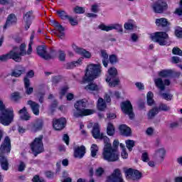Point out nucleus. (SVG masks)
I'll use <instances>...</instances> for the list:
<instances>
[{"label": "nucleus", "mask_w": 182, "mask_h": 182, "mask_svg": "<svg viewBox=\"0 0 182 182\" xmlns=\"http://www.w3.org/2000/svg\"><path fill=\"white\" fill-rule=\"evenodd\" d=\"M109 87H116L120 83V79L117 77V69L112 67L108 70V75L105 79Z\"/></svg>", "instance_id": "nucleus-6"}, {"label": "nucleus", "mask_w": 182, "mask_h": 182, "mask_svg": "<svg viewBox=\"0 0 182 182\" xmlns=\"http://www.w3.org/2000/svg\"><path fill=\"white\" fill-rule=\"evenodd\" d=\"M159 111L158 107H154L151 110L149 111L147 113L148 119L149 120H152V119H154L157 114H159Z\"/></svg>", "instance_id": "nucleus-35"}, {"label": "nucleus", "mask_w": 182, "mask_h": 182, "mask_svg": "<svg viewBox=\"0 0 182 182\" xmlns=\"http://www.w3.org/2000/svg\"><path fill=\"white\" fill-rule=\"evenodd\" d=\"M75 109H73L74 117H83V116H90L95 113V110L85 109L86 102L84 100L77 101L74 105Z\"/></svg>", "instance_id": "nucleus-4"}, {"label": "nucleus", "mask_w": 182, "mask_h": 182, "mask_svg": "<svg viewBox=\"0 0 182 182\" xmlns=\"http://www.w3.org/2000/svg\"><path fill=\"white\" fill-rule=\"evenodd\" d=\"M141 160L142 161H144L145 163H147L150 159H149V154L145 151L141 155Z\"/></svg>", "instance_id": "nucleus-56"}, {"label": "nucleus", "mask_w": 182, "mask_h": 182, "mask_svg": "<svg viewBox=\"0 0 182 182\" xmlns=\"http://www.w3.org/2000/svg\"><path fill=\"white\" fill-rule=\"evenodd\" d=\"M65 125L66 119L65 118L55 119L53 120V127L55 130H63V129H65Z\"/></svg>", "instance_id": "nucleus-19"}, {"label": "nucleus", "mask_w": 182, "mask_h": 182, "mask_svg": "<svg viewBox=\"0 0 182 182\" xmlns=\"http://www.w3.org/2000/svg\"><path fill=\"white\" fill-rule=\"evenodd\" d=\"M92 137L94 139H100V136H102V134H100V127L99 126V124H95L92 127Z\"/></svg>", "instance_id": "nucleus-26"}, {"label": "nucleus", "mask_w": 182, "mask_h": 182, "mask_svg": "<svg viewBox=\"0 0 182 182\" xmlns=\"http://www.w3.org/2000/svg\"><path fill=\"white\" fill-rule=\"evenodd\" d=\"M100 65L90 64L87 67L85 75L83 77L84 82H92L102 73Z\"/></svg>", "instance_id": "nucleus-5"}, {"label": "nucleus", "mask_w": 182, "mask_h": 182, "mask_svg": "<svg viewBox=\"0 0 182 182\" xmlns=\"http://www.w3.org/2000/svg\"><path fill=\"white\" fill-rule=\"evenodd\" d=\"M100 140H103L105 146L102 151V159L106 161H113L117 160V154H116V149H112V144H110V139L109 137L103 135L98 138Z\"/></svg>", "instance_id": "nucleus-2"}, {"label": "nucleus", "mask_w": 182, "mask_h": 182, "mask_svg": "<svg viewBox=\"0 0 182 182\" xmlns=\"http://www.w3.org/2000/svg\"><path fill=\"white\" fill-rule=\"evenodd\" d=\"M131 39H132V42H137V41L139 39V36H137V34H136V33H132V34H131Z\"/></svg>", "instance_id": "nucleus-64"}, {"label": "nucleus", "mask_w": 182, "mask_h": 182, "mask_svg": "<svg viewBox=\"0 0 182 182\" xmlns=\"http://www.w3.org/2000/svg\"><path fill=\"white\" fill-rule=\"evenodd\" d=\"M103 173H105V169H103V168L102 167L97 168L95 171V175L97 176L98 177L102 176Z\"/></svg>", "instance_id": "nucleus-57"}, {"label": "nucleus", "mask_w": 182, "mask_h": 182, "mask_svg": "<svg viewBox=\"0 0 182 182\" xmlns=\"http://www.w3.org/2000/svg\"><path fill=\"white\" fill-rule=\"evenodd\" d=\"M9 59H13L14 62H16V58H15V55L14 54V51L11 50L9 53L0 55L1 62H6V60H9Z\"/></svg>", "instance_id": "nucleus-27"}, {"label": "nucleus", "mask_w": 182, "mask_h": 182, "mask_svg": "<svg viewBox=\"0 0 182 182\" xmlns=\"http://www.w3.org/2000/svg\"><path fill=\"white\" fill-rule=\"evenodd\" d=\"M109 62L112 65H114V63H117V55L113 54L109 55Z\"/></svg>", "instance_id": "nucleus-51"}, {"label": "nucleus", "mask_w": 182, "mask_h": 182, "mask_svg": "<svg viewBox=\"0 0 182 182\" xmlns=\"http://www.w3.org/2000/svg\"><path fill=\"white\" fill-rule=\"evenodd\" d=\"M46 177L47 178H53V176H55V173L50 171H48L45 173Z\"/></svg>", "instance_id": "nucleus-62"}, {"label": "nucleus", "mask_w": 182, "mask_h": 182, "mask_svg": "<svg viewBox=\"0 0 182 182\" xmlns=\"http://www.w3.org/2000/svg\"><path fill=\"white\" fill-rule=\"evenodd\" d=\"M173 75L171 70H163L159 73V75L161 77H170Z\"/></svg>", "instance_id": "nucleus-39"}, {"label": "nucleus", "mask_w": 182, "mask_h": 182, "mask_svg": "<svg viewBox=\"0 0 182 182\" xmlns=\"http://www.w3.org/2000/svg\"><path fill=\"white\" fill-rule=\"evenodd\" d=\"M107 133L108 136H114V126L113 124L109 122L107 124Z\"/></svg>", "instance_id": "nucleus-43"}, {"label": "nucleus", "mask_w": 182, "mask_h": 182, "mask_svg": "<svg viewBox=\"0 0 182 182\" xmlns=\"http://www.w3.org/2000/svg\"><path fill=\"white\" fill-rule=\"evenodd\" d=\"M24 87L26 95H32L33 93V87H31V80L28 77L24 78Z\"/></svg>", "instance_id": "nucleus-30"}, {"label": "nucleus", "mask_w": 182, "mask_h": 182, "mask_svg": "<svg viewBox=\"0 0 182 182\" xmlns=\"http://www.w3.org/2000/svg\"><path fill=\"white\" fill-rule=\"evenodd\" d=\"M99 29L101 31H105V32H109V31H113L115 29L117 32H123V26L119 23L111 24L110 26H106L105 24H101L98 26Z\"/></svg>", "instance_id": "nucleus-14"}, {"label": "nucleus", "mask_w": 182, "mask_h": 182, "mask_svg": "<svg viewBox=\"0 0 182 182\" xmlns=\"http://www.w3.org/2000/svg\"><path fill=\"white\" fill-rule=\"evenodd\" d=\"M173 55H178V56H182V50L181 49L174 47L172 50Z\"/></svg>", "instance_id": "nucleus-50"}, {"label": "nucleus", "mask_w": 182, "mask_h": 182, "mask_svg": "<svg viewBox=\"0 0 182 182\" xmlns=\"http://www.w3.org/2000/svg\"><path fill=\"white\" fill-rule=\"evenodd\" d=\"M155 23L156 26H161L162 28L170 26V22L166 18H156Z\"/></svg>", "instance_id": "nucleus-28"}, {"label": "nucleus", "mask_w": 182, "mask_h": 182, "mask_svg": "<svg viewBox=\"0 0 182 182\" xmlns=\"http://www.w3.org/2000/svg\"><path fill=\"white\" fill-rule=\"evenodd\" d=\"M37 54L40 58H42L45 60H50L52 59V55L48 53L45 46H38L36 48Z\"/></svg>", "instance_id": "nucleus-16"}, {"label": "nucleus", "mask_w": 182, "mask_h": 182, "mask_svg": "<svg viewBox=\"0 0 182 182\" xmlns=\"http://www.w3.org/2000/svg\"><path fill=\"white\" fill-rule=\"evenodd\" d=\"M83 61V58H79L77 61H73L71 63H68L66 65L67 69H74V68H77V66H80L82 65V62Z\"/></svg>", "instance_id": "nucleus-33"}, {"label": "nucleus", "mask_w": 182, "mask_h": 182, "mask_svg": "<svg viewBox=\"0 0 182 182\" xmlns=\"http://www.w3.org/2000/svg\"><path fill=\"white\" fill-rule=\"evenodd\" d=\"M43 127V120L41 119H36L34 123L32 124V129L34 132H38V130H42Z\"/></svg>", "instance_id": "nucleus-29"}, {"label": "nucleus", "mask_w": 182, "mask_h": 182, "mask_svg": "<svg viewBox=\"0 0 182 182\" xmlns=\"http://www.w3.org/2000/svg\"><path fill=\"white\" fill-rule=\"evenodd\" d=\"M18 113V114H20V119H21V120H26V121L30 120L31 115H29V113L26 109V107H24L21 109H20Z\"/></svg>", "instance_id": "nucleus-25"}, {"label": "nucleus", "mask_w": 182, "mask_h": 182, "mask_svg": "<svg viewBox=\"0 0 182 182\" xmlns=\"http://www.w3.org/2000/svg\"><path fill=\"white\" fill-rule=\"evenodd\" d=\"M159 112H170L171 107L167 105V104L161 103L158 107Z\"/></svg>", "instance_id": "nucleus-40"}, {"label": "nucleus", "mask_w": 182, "mask_h": 182, "mask_svg": "<svg viewBox=\"0 0 182 182\" xmlns=\"http://www.w3.org/2000/svg\"><path fill=\"white\" fill-rule=\"evenodd\" d=\"M27 105H28V106H30L33 114H35V116H39V109L41 107V105H39V104L36 103L34 101L32 100H28L27 102Z\"/></svg>", "instance_id": "nucleus-22"}, {"label": "nucleus", "mask_w": 182, "mask_h": 182, "mask_svg": "<svg viewBox=\"0 0 182 182\" xmlns=\"http://www.w3.org/2000/svg\"><path fill=\"white\" fill-rule=\"evenodd\" d=\"M25 68L22 66H19L18 68L13 70L11 73V76H14V77H20L23 73H25Z\"/></svg>", "instance_id": "nucleus-32"}, {"label": "nucleus", "mask_w": 182, "mask_h": 182, "mask_svg": "<svg viewBox=\"0 0 182 182\" xmlns=\"http://www.w3.org/2000/svg\"><path fill=\"white\" fill-rule=\"evenodd\" d=\"M85 89L88 92H99V90H100L99 85L95 82H90L87 86H85Z\"/></svg>", "instance_id": "nucleus-31"}, {"label": "nucleus", "mask_w": 182, "mask_h": 182, "mask_svg": "<svg viewBox=\"0 0 182 182\" xmlns=\"http://www.w3.org/2000/svg\"><path fill=\"white\" fill-rule=\"evenodd\" d=\"M175 34H176V36H177V38H182V29L181 28L176 29L175 31Z\"/></svg>", "instance_id": "nucleus-63"}, {"label": "nucleus", "mask_w": 182, "mask_h": 182, "mask_svg": "<svg viewBox=\"0 0 182 182\" xmlns=\"http://www.w3.org/2000/svg\"><path fill=\"white\" fill-rule=\"evenodd\" d=\"M153 92H149L147 93L146 97H147V105L149 106H151L154 103V100H153Z\"/></svg>", "instance_id": "nucleus-46"}, {"label": "nucleus", "mask_w": 182, "mask_h": 182, "mask_svg": "<svg viewBox=\"0 0 182 182\" xmlns=\"http://www.w3.org/2000/svg\"><path fill=\"white\" fill-rule=\"evenodd\" d=\"M151 7L155 14H163L164 11H167V3L159 0L155 2Z\"/></svg>", "instance_id": "nucleus-13"}, {"label": "nucleus", "mask_w": 182, "mask_h": 182, "mask_svg": "<svg viewBox=\"0 0 182 182\" xmlns=\"http://www.w3.org/2000/svg\"><path fill=\"white\" fill-rule=\"evenodd\" d=\"M117 147H119V141L114 140L113 142V146H112V150H115V153L117 156V159H114V161H107L109 163H113L114 161H118L119 160V151H117Z\"/></svg>", "instance_id": "nucleus-37"}, {"label": "nucleus", "mask_w": 182, "mask_h": 182, "mask_svg": "<svg viewBox=\"0 0 182 182\" xmlns=\"http://www.w3.org/2000/svg\"><path fill=\"white\" fill-rule=\"evenodd\" d=\"M18 165L17 166L18 171L20 173H22L23 171H25V168H26V164L23 162V161H18Z\"/></svg>", "instance_id": "nucleus-47"}, {"label": "nucleus", "mask_w": 182, "mask_h": 182, "mask_svg": "<svg viewBox=\"0 0 182 182\" xmlns=\"http://www.w3.org/2000/svg\"><path fill=\"white\" fill-rule=\"evenodd\" d=\"M68 20L69 21L70 25H72V26H76V25H77L78 22L77 20L73 18V17L72 16H69Z\"/></svg>", "instance_id": "nucleus-53"}, {"label": "nucleus", "mask_w": 182, "mask_h": 182, "mask_svg": "<svg viewBox=\"0 0 182 182\" xmlns=\"http://www.w3.org/2000/svg\"><path fill=\"white\" fill-rule=\"evenodd\" d=\"M11 98L13 100L16 102V100H19V99H21V94H19V92H14L11 94Z\"/></svg>", "instance_id": "nucleus-58"}, {"label": "nucleus", "mask_w": 182, "mask_h": 182, "mask_svg": "<svg viewBox=\"0 0 182 182\" xmlns=\"http://www.w3.org/2000/svg\"><path fill=\"white\" fill-rule=\"evenodd\" d=\"M112 95L113 92H112V91H109L108 93H105L104 99L107 103H110V102H112V99L110 97Z\"/></svg>", "instance_id": "nucleus-48"}, {"label": "nucleus", "mask_w": 182, "mask_h": 182, "mask_svg": "<svg viewBox=\"0 0 182 182\" xmlns=\"http://www.w3.org/2000/svg\"><path fill=\"white\" fill-rule=\"evenodd\" d=\"M57 14L58 15L59 18L62 19L63 21H66V19L69 18V16L68 15V13L63 10H58L57 11Z\"/></svg>", "instance_id": "nucleus-42"}, {"label": "nucleus", "mask_w": 182, "mask_h": 182, "mask_svg": "<svg viewBox=\"0 0 182 182\" xmlns=\"http://www.w3.org/2000/svg\"><path fill=\"white\" fill-rule=\"evenodd\" d=\"M125 176L127 180H140L141 178V173L138 170L132 168L124 170Z\"/></svg>", "instance_id": "nucleus-10"}, {"label": "nucleus", "mask_w": 182, "mask_h": 182, "mask_svg": "<svg viewBox=\"0 0 182 182\" xmlns=\"http://www.w3.org/2000/svg\"><path fill=\"white\" fill-rule=\"evenodd\" d=\"M55 29L57 31H54L55 35L60 38V39H63L65 38V28L60 24Z\"/></svg>", "instance_id": "nucleus-34"}, {"label": "nucleus", "mask_w": 182, "mask_h": 182, "mask_svg": "<svg viewBox=\"0 0 182 182\" xmlns=\"http://www.w3.org/2000/svg\"><path fill=\"white\" fill-rule=\"evenodd\" d=\"M73 48L75 53H77L78 55H82V56H84V58H86V59H90V58H92V54H90V53L85 49L77 47L75 45L73 46Z\"/></svg>", "instance_id": "nucleus-20"}, {"label": "nucleus", "mask_w": 182, "mask_h": 182, "mask_svg": "<svg viewBox=\"0 0 182 182\" xmlns=\"http://www.w3.org/2000/svg\"><path fill=\"white\" fill-rule=\"evenodd\" d=\"M33 18V11H30L26 12L23 16V21L24 23V28L26 31H28L31 28V25H32V19Z\"/></svg>", "instance_id": "nucleus-15"}, {"label": "nucleus", "mask_w": 182, "mask_h": 182, "mask_svg": "<svg viewBox=\"0 0 182 182\" xmlns=\"http://www.w3.org/2000/svg\"><path fill=\"white\" fill-rule=\"evenodd\" d=\"M175 13L177 14V15H179V16L182 15V0H181L179 3V8L176 9Z\"/></svg>", "instance_id": "nucleus-59"}, {"label": "nucleus", "mask_w": 182, "mask_h": 182, "mask_svg": "<svg viewBox=\"0 0 182 182\" xmlns=\"http://www.w3.org/2000/svg\"><path fill=\"white\" fill-rule=\"evenodd\" d=\"M154 83L156 87L159 89L161 92L166 90V86H170V80H164L161 77H158L154 80Z\"/></svg>", "instance_id": "nucleus-17"}, {"label": "nucleus", "mask_w": 182, "mask_h": 182, "mask_svg": "<svg viewBox=\"0 0 182 182\" xmlns=\"http://www.w3.org/2000/svg\"><path fill=\"white\" fill-rule=\"evenodd\" d=\"M42 140H43V136H40L36 138L31 144V151L34 152L35 157L43 151V142H42Z\"/></svg>", "instance_id": "nucleus-8"}, {"label": "nucleus", "mask_w": 182, "mask_h": 182, "mask_svg": "<svg viewBox=\"0 0 182 182\" xmlns=\"http://www.w3.org/2000/svg\"><path fill=\"white\" fill-rule=\"evenodd\" d=\"M100 56L102 57V63L105 68H107V65L109 63V55L105 50H101L100 51Z\"/></svg>", "instance_id": "nucleus-36"}, {"label": "nucleus", "mask_w": 182, "mask_h": 182, "mask_svg": "<svg viewBox=\"0 0 182 182\" xmlns=\"http://www.w3.org/2000/svg\"><path fill=\"white\" fill-rule=\"evenodd\" d=\"M124 27L127 31H132L134 28V24L133 23L127 22L124 23Z\"/></svg>", "instance_id": "nucleus-49"}, {"label": "nucleus", "mask_w": 182, "mask_h": 182, "mask_svg": "<svg viewBox=\"0 0 182 182\" xmlns=\"http://www.w3.org/2000/svg\"><path fill=\"white\" fill-rule=\"evenodd\" d=\"M119 132L122 136H125L126 137L132 136V129L126 124L119 126Z\"/></svg>", "instance_id": "nucleus-24"}, {"label": "nucleus", "mask_w": 182, "mask_h": 182, "mask_svg": "<svg viewBox=\"0 0 182 182\" xmlns=\"http://www.w3.org/2000/svg\"><path fill=\"white\" fill-rule=\"evenodd\" d=\"M18 18L14 14H11L8 16L5 25L4 26V29L6 28H9V26H12V25H16V22Z\"/></svg>", "instance_id": "nucleus-21"}, {"label": "nucleus", "mask_w": 182, "mask_h": 182, "mask_svg": "<svg viewBox=\"0 0 182 182\" xmlns=\"http://www.w3.org/2000/svg\"><path fill=\"white\" fill-rule=\"evenodd\" d=\"M85 154H86V147L85 146H75L74 147V157L75 159H83Z\"/></svg>", "instance_id": "nucleus-18"}, {"label": "nucleus", "mask_w": 182, "mask_h": 182, "mask_svg": "<svg viewBox=\"0 0 182 182\" xmlns=\"http://www.w3.org/2000/svg\"><path fill=\"white\" fill-rule=\"evenodd\" d=\"M106 107H107V105H106V102H105V100H103V98H99L97 101L98 110L103 112V110H105Z\"/></svg>", "instance_id": "nucleus-38"}, {"label": "nucleus", "mask_w": 182, "mask_h": 182, "mask_svg": "<svg viewBox=\"0 0 182 182\" xmlns=\"http://www.w3.org/2000/svg\"><path fill=\"white\" fill-rule=\"evenodd\" d=\"M91 12H93L94 14H97V12H99V6L97 4H93L91 6Z\"/></svg>", "instance_id": "nucleus-61"}, {"label": "nucleus", "mask_w": 182, "mask_h": 182, "mask_svg": "<svg viewBox=\"0 0 182 182\" xmlns=\"http://www.w3.org/2000/svg\"><path fill=\"white\" fill-rule=\"evenodd\" d=\"M161 96L165 100H171V99H173V95L171 94L161 93Z\"/></svg>", "instance_id": "nucleus-52"}, {"label": "nucleus", "mask_w": 182, "mask_h": 182, "mask_svg": "<svg viewBox=\"0 0 182 182\" xmlns=\"http://www.w3.org/2000/svg\"><path fill=\"white\" fill-rule=\"evenodd\" d=\"M35 38V31H33L31 33V36L30 37V42L28 44V55H31L32 53V45H33V38Z\"/></svg>", "instance_id": "nucleus-41"}, {"label": "nucleus", "mask_w": 182, "mask_h": 182, "mask_svg": "<svg viewBox=\"0 0 182 182\" xmlns=\"http://www.w3.org/2000/svg\"><path fill=\"white\" fill-rule=\"evenodd\" d=\"M127 148L129 151H132L133 150V148L134 147L135 142L134 140L128 139L125 141Z\"/></svg>", "instance_id": "nucleus-44"}, {"label": "nucleus", "mask_w": 182, "mask_h": 182, "mask_svg": "<svg viewBox=\"0 0 182 182\" xmlns=\"http://www.w3.org/2000/svg\"><path fill=\"white\" fill-rule=\"evenodd\" d=\"M90 150L92 157H96V154H97V151H99V147L97 146V145L93 144L90 148Z\"/></svg>", "instance_id": "nucleus-45"}, {"label": "nucleus", "mask_w": 182, "mask_h": 182, "mask_svg": "<svg viewBox=\"0 0 182 182\" xmlns=\"http://www.w3.org/2000/svg\"><path fill=\"white\" fill-rule=\"evenodd\" d=\"M107 182H124L122 171L119 168L114 169L112 173L107 177Z\"/></svg>", "instance_id": "nucleus-12"}, {"label": "nucleus", "mask_w": 182, "mask_h": 182, "mask_svg": "<svg viewBox=\"0 0 182 182\" xmlns=\"http://www.w3.org/2000/svg\"><path fill=\"white\" fill-rule=\"evenodd\" d=\"M33 182H45V180L43 178H41L39 177V175H36L32 179Z\"/></svg>", "instance_id": "nucleus-60"}, {"label": "nucleus", "mask_w": 182, "mask_h": 182, "mask_svg": "<svg viewBox=\"0 0 182 182\" xmlns=\"http://www.w3.org/2000/svg\"><path fill=\"white\" fill-rule=\"evenodd\" d=\"M16 50H18V47H14L12 52L14 55V58H16V62H22V56H26V55H28V50L26 51V44L23 43L20 45L19 53Z\"/></svg>", "instance_id": "nucleus-9"}, {"label": "nucleus", "mask_w": 182, "mask_h": 182, "mask_svg": "<svg viewBox=\"0 0 182 182\" xmlns=\"http://www.w3.org/2000/svg\"><path fill=\"white\" fill-rule=\"evenodd\" d=\"M121 109L125 114L129 115V119H134V112H133V105L132 102L127 100L121 103Z\"/></svg>", "instance_id": "nucleus-11"}, {"label": "nucleus", "mask_w": 182, "mask_h": 182, "mask_svg": "<svg viewBox=\"0 0 182 182\" xmlns=\"http://www.w3.org/2000/svg\"><path fill=\"white\" fill-rule=\"evenodd\" d=\"M65 59H66L65 51L59 50V60H61V62H65Z\"/></svg>", "instance_id": "nucleus-55"}, {"label": "nucleus", "mask_w": 182, "mask_h": 182, "mask_svg": "<svg viewBox=\"0 0 182 182\" xmlns=\"http://www.w3.org/2000/svg\"><path fill=\"white\" fill-rule=\"evenodd\" d=\"M166 149L164 147L158 149L154 154L155 158H156L158 160H160V161H163L164 160V157H166Z\"/></svg>", "instance_id": "nucleus-23"}, {"label": "nucleus", "mask_w": 182, "mask_h": 182, "mask_svg": "<svg viewBox=\"0 0 182 182\" xmlns=\"http://www.w3.org/2000/svg\"><path fill=\"white\" fill-rule=\"evenodd\" d=\"M74 12L75 14H85V8L80 6H76L74 9Z\"/></svg>", "instance_id": "nucleus-54"}, {"label": "nucleus", "mask_w": 182, "mask_h": 182, "mask_svg": "<svg viewBox=\"0 0 182 182\" xmlns=\"http://www.w3.org/2000/svg\"><path fill=\"white\" fill-rule=\"evenodd\" d=\"M14 110L5 109L4 102L0 100V123L4 126H9L14 122Z\"/></svg>", "instance_id": "nucleus-3"}, {"label": "nucleus", "mask_w": 182, "mask_h": 182, "mask_svg": "<svg viewBox=\"0 0 182 182\" xmlns=\"http://www.w3.org/2000/svg\"><path fill=\"white\" fill-rule=\"evenodd\" d=\"M5 153L9 154L11 153V139L6 136L4 142L0 146V166L4 171L9 170V162L8 158L5 156Z\"/></svg>", "instance_id": "nucleus-1"}, {"label": "nucleus", "mask_w": 182, "mask_h": 182, "mask_svg": "<svg viewBox=\"0 0 182 182\" xmlns=\"http://www.w3.org/2000/svg\"><path fill=\"white\" fill-rule=\"evenodd\" d=\"M150 38L153 42H156L161 46L167 45V40L168 39V34L164 31L156 32L151 34Z\"/></svg>", "instance_id": "nucleus-7"}]
</instances>
